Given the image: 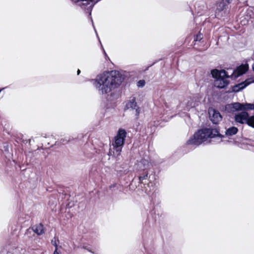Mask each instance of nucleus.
I'll return each instance as SVG.
<instances>
[{
    "mask_svg": "<svg viewBox=\"0 0 254 254\" xmlns=\"http://www.w3.org/2000/svg\"><path fill=\"white\" fill-rule=\"evenodd\" d=\"M32 229L38 235H41L44 233V226L41 223L34 225Z\"/></svg>",
    "mask_w": 254,
    "mask_h": 254,
    "instance_id": "obj_14",
    "label": "nucleus"
},
{
    "mask_svg": "<svg viewBox=\"0 0 254 254\" xmlns=\"http://www.w3.org/2000/svg\"><path fill=\"white\" fill-rule=\"evenodd\" d=\"M226 1H227V3H230V0H226Z\"/></svg>",
    "mask_w": 254,
    "mask_h": 254,
    "instance_id": "obj_30",
    "label": "nucleus"
},
{
    "mask_svg": "<svg viewBox=\"0 0 254 254\" xmlns=\"http://www.w3.org/2000/svg\"><path fill=\"white\" fill-rule=\"evenodd\" d=\"M124 80V76L119 71L112 70L98 75L95 79H92L91 81L100 94L107 95L119 87Z\"/></svg>",
    "mask_w": 254,
    "mask_h": 254,
    "instance_id": "obj_1",
    "label": "nucleus"
},
{
    "mask_svg": "<svg viewBox=\"0 0 254 254\" xmlns=\"http://www.w3.org/2000/svg\"><path fill=\"white\" fill-rule=\"evenodd\" d=\"M247 125L254 128V115L251 116H249V119L247 121Z\"/></svg>",
    "mask_w": 254,
    "mask_h": 254,
    "instance_id": "obj_16",
    "label": "nucleus"
},
{
    "mask_svg": "<svg viewBox=\"0 0 254 254\" xmlns=\"http://www.w3.org/2000/svg\"><path fill=\"white\" fill-rule=\"evenodd\" d=\"M126 108L127 109H131L132 110H135V116L136 119L137 120L138 119L140 110V108L137 105V103L136 102L135 98L134 97H133L127 103Z\"/></svg>",
    "mask_w": 254,
    "mask_h": 254,
    "instance_id": "obj_7",
    "label": "nucleus"
},
{
    "mask_svg": "<svg viewBox=\"0 0 254 254\" xmlns=\"http://www.w3.org/2000/svg\"><path fill=\"white\" fill-rule=\"evenodd\" d=\"M249 69L248 64H241L238 66L233 72V74L231 75V78H237L239 76L245 73Z\"/></svg>",
    "mask_w": 254,
    "mask_h": 254,
    "instance_id": "obj_9",
    "label": "nucleus"
},
{
    "mask_svg": "<svg viewBox=\"0 0 254 254\" xmlns=\"http://www.w3.org/2000/svg\"><path fill=\"white\" fill-rule=\"evenodd\" d=\"M252 67H253V70L254 71V64L253 65Z\"/></svg>",
    "mask_w": 254,
    "mask_h": 254,
    "instance_id": "obj_31",
    "label": "nucleus"
},
{
    "mask_svg": "<svg viewBox=\"0 0 254 254\" xmlns=\"http://www.w3.org/2000/svg\"><path fill=\"white\" fill-rule=\"evenodd\" d=\"M249 118V114L246 111H243L240 113L236 114L235 116V121L237 123H239L241 124H247V121Z\"/></svg>",
    "mask_w": 254,
    "mask_h": 254,
    "instance_id": "obj_11",
    "label": "nucleus"
},
{
    "mask_svg": "<svg viewBox=\"0 0 254 254\" xmlns=\"http://www.w3.org/2000/svg\"><path fill=\"white\" fill-rule=\"evenodd\" d=\"M74 3H77L81 1L78 4L85 13H88V17L91 19L92 25L95 29L93 24V21L91 17V12L94 5L99 1V0H71Z\"/></svg>",
    "mask_w": 254,
    "mask_h": 254,
    "instance_id": "obj_5",
    "label": "nucleus"
},
{
    "mask_svg": "<svg viewBox=\"0 0 254 254\" xmlns=\"http://www.w3.org/2000/svg\"><path fill=\"white\" fill-rule=\"evenodd\" d=\"M80 73V70L79 69H78L77 71V75H79Z\"/></svg>",
    "mask_w": 254,
    "mask_h": 254,
    "instance_id": "obj_29",
    "label": "nucleus"
},
{
    "mask_svg": "<svg viewBox=\"0 0 254 254\" xmlns=\"http://www.w3.org/2000/svg\"><path fill=\"white\" fill-rule=\"evenodd\" d=\"M254 83V78H250L246 79L244 81L237 84L231 87V90L228 91V93L231 92H238L241 91V90L244 89L246 87L250 85V84Z\"/></svg>",
    "mask_w": 254,
    "mask_h": 254,
    "instance_id": "obj_6",
    "label": "nucleus"
},
{
    "mask_svg": "<svg viewBox=\"0 0 254 254\" xmlns=\"http://www.w3.org/2000/svg\"><path fill=\"white\" fill-rule=\"evenodd\" d=\"M101 46H102V49H103V51L104 54L105 55V57H107V54H106V53L105 51V50H104V49H103V46H102V45H101Z\"/></svg>",
    "mask_w": 254,
    "mask_h": 254,
    "instance_id": "obj_26",
    "label": "nucleus"
},
{
    "mask_svg": "<svg viewBox=\"0 0 254 254\" xmlns=\"http://www.w3.org/2000/svg\"><path fill=\"white\" fill-rule=\"evenodd\" d=\"M207 9L206 4L203 1L196 2L194 5L195 12L197 13L198 16L203 14Z\"/></svg>",
    "mask_w": 254,
    "mask_h": 254,
    "instance_id": "obj_8",
    "label": "nucleus"
},
{
    "mask_svg": "<svg viewBox=\"0 0 254 254\" xmlns=\"http://www.w3.org/2000/svg\"><path fill=\"white\" fill-rule=\"evenodd\" d=\"M108 155L109 156H116V157H118V156L116 154V150H114L113 149H110V150H109V153H108Z\"/></svg>",
    "mask_w": 254,
    "mask_h": 254,
    "instance_id": "obj_20",
    "label": "nucleus"
},
{
    "mask_svg": "<svg viewBox=\"0 0 254 254\" xmlns=\"http://www.w3.org/2000/svg\"><path fill=\"white\" fill-rule=\"evenodd\" d=\"M148 178V173L145 172L142 174V175L139 177V182L142 183V181L143 180L146 179Z\"/></svg>",
    "mask_w": 254,
    "mask_h": 254,
    "instance_id": "obj_18",
    "label": "nucleus"
},
{
    "mask_svg": "<svg viewBox=\"0 0 254 254\" xmlns=\"http://www.w3.org/2000/svg\"><path fill=\"white\" fill-rule=\"evenodd\" d=\"M226 5L223 0L217 4V8L215 10L216 17L219 18L223 16V13H225V12L223 11L226 8Z\"/></svg>",
    "mask_w": 254,
    "mask_h": 254,
    "instance_id": "obj_13",
    "label": "nucleus"
},
{
    "mask_svg": "<svg viewBox=\"0 0 254 254\" xmlns=\"http://www.w3.org/2000/svg\"><path fill=\"white\" fill-rule=\"evenodd\" d=\"M116 184H113V185H112L110 186V188H114V187H115Z\"/></svg>",
    "mask_w": 254,
    "mask_h": 254,
    "instance_id": "obj_27",
    "label": "nucleus"
},
{
    "mask_svg": "<svg viewBox=\"0 0 254 254\" xmlns=\"http://www.w3.org/2000/svg\"><path fill=\"white\" fill-rule=\"evenodd\" d=\"M89 251L90 252H91V253H93V254L94 253L93 252H91V250H89Z\"/></svg>",
    "mask_w": 254,
    "mask_h": 254,
    "instance_id": "obj_32",
    "label": "nucleus"
},
{
    "mask_svg": "<svg viewBox=\"0 0 254 254\" xmlns=\"http://www.w3.org/2000/svg\"><path fill=\"white\" fill-rule=\"evenodd\" d=\"M241 105H242V106L240 107L241 111H246V110L254 109V104L241 103Z\"/></svg>",
    "mask_w": 254,
    "mask_h": 254,
    "instance_id": "obj_15",
    "label": "nucleus"
},
{
    "mask_svg": "<svg viewBox=\"0 0 254 254\" xmlns=\"http://www.w3.org/2000/svg\"><path fill=\"white\" fill-rule=\"evenodd\" d=\"M238 129L235 127H231L225 131V135L219 133L217 128H203L195 132L193 136L187 141V144L198 146L206 141L208 138H214L216 137L222 139L226 136H230L236 134Z\"/></svg>",
    "mask_w": 254,
    "mask_h": 254,
    "instance_id": "obj_2",
    "label": "nucleus"
},
{
    "mask_svg": "<svg viewBox=\"0 0 254 254\" xmlns=\"http://www.w3.org/2000/svg\"><path fill=\"white\" fill-rule=\"evenodd\" d=\"M242 105L239 102L229 104L225 106V110L228 113H234L236 111H241L240 107Z\"/></svg>",
    "mask_w": 254,
    "mask_h": 254,
    "instance_id": "obj_12",
    "label": "nucleus"
},
{
    "mask_svg": "<svg viewBox=\"0 0 254 254\" xmlns=\"http://www.w3.org/2000/svg\"><path fill=\"white\" fill-rule=\"evenodd\" d=\"M148 179L150 181V183H151V182L154 181L156 180V178H155V175L153 174V175H150L148 177Z\"/></svg>",
    "mask_w": 254,
    "mask_h": 254,
    "instance_id": "obj_21",
    "label": "nucleus"
},
{
    "mask_svg": "<svg viewBox=\"0 0 254 254\" xmlns=\"http://www.w3.org/2000/svg\"><path fill=\"white\" fill-rule=\"evenodd\" d=\"M209 118L214 124H218L222 119V117L217 110L212 109L209 111Z\"/></svg>",
    "mask_w": 254,
    "mask_h": 254,
    "instance_id": "obj_10",
    "label": "nucleus"
},
{
    "mask_svg": "<svg viewBox=\"0 0 254 254\" xmlns=\"http://www.w3.org/2000/svg\"><path fill=\"white\" fill-rule=\"evenodd\" d=\"M126 135L127 132L125 129L120 128L117 135L114 137V140L112 142L113 149L116 150L117 156L121 154L122 148L125 144Z\"/></svg>",
    "mask_w": 254,
    "mask_h": 254,
    "instance_id": "obj_4",
    "label": "nucleus"
},
{
    "mask_svg": "<svg viewBox=\"0 0 254 254\" xmlns=\"http://www.w3.org/2000/svg\"><path fill=\"white\" fill-rule=\"evenodd\" d=\"M145 82L144 80H139L137 82V85L138 87H142L145 85Z\"/></svg>",
    "mask_w": 254,
    "mask_h": 254,
    "instance_id": "obj_19",
    "label": "nucleus"
},
{
    "mask_svg": "<svg viewBox=\"0 0 254 254\" xmlns=\"http://www.w3.org/2000/svg\"><path fill=\"white\" fill-rule=\"evenodd\" d=\"M58 248L55 249L54 252V254H61L60 252H58Z\"/></svg>",
    "mask_w": 254,
    "mask_h": 254,
    "instance_id": "obj_24",
    "label": "nucleus"
},
{
    "mask_svg": "<svg viewBox=\"0 0 254 254\" xmlns=\"http://www.w3.org/2000/svg\"><path fill=\"white\" fill-rule=\"evenodd\" d=\"M203 38L202 34L199 32L197 34L194 36V41H200Z\"/></svg>",
    "mask_w": 254,
    "mask_h": 254,
    "instance_id": "obj_17",
    "label": "nucleus"
},
{
    "mask_svg": "<svg viewBox=\"0 0 254 254\" xmlns=\"http://www.w3.org/2000/svg\"><path fill=\"white\" fill-rule=\"evenodd\" d=\"M140 163L142 164L143 165H148V161L145 159H142Z\"/></svg>",
    "mask_w": 254,
    "mask_h": 254,
    "instance_id": "obj_23",
    "label": "nucleus"
},
{
    "mask_svg": "<svg viewBox=\"0 0 254 254\" xmlns=\"http://www.w3.org/2000/svg\"><path fill=\"white\" fill-rule=\"evenodd\" d=\"M187 106H190L191 107H194V105H191V103H190V101H189V102H188V103H187Z\"/></svg>",
    "mask_w": 254,
    "mask_h": 254,
    "instance_id": "obj_25",
    "label": "nucleus"
},
{
    "mask_svg": "<svg viewBox=\"0 0 254 254\" xmlns=\"http://www.w3.org/2000/svg\"><path fill=\"white\" fill-rule=\"evenodd\" d=\"M211 73L212 77L215 79L214 85L216 87L219 89L224 88L229 84V81L226 78H231V76L228 75L225 70H219L214 69L211 70Z\"/></svg>",
    "mask_w": 254,
    "mask_h": 254,
    "instance_id": "obj_3",
    "label": "nucleus"
},
{
    "mask_svg": "<svg viewBox=\"0 0 254 254\" xmlns=\"http://www.w3.org/2000/svg\"><path fill=\"white\" fill-rule=\"evenodd\" d=\"M61 141L63 144H64V142L65 141V140L62 139L61 140Z\"/></svg>",
    "mask_w": 254,
    "mask_h": 254,
    "instance_id": "obj_28",
    "label": "nucleus"
},
{
    "mask_svg": "<svg viewBox=\"0 0 254 254\" xmlns=\"http://www.w3.org/2000/svg\"><path fill=\"white\" fill-rule=\"evenodd\" d=\"M51 243L55 246V249L58 248V246L56 243L55 238H54V239L52 240Z\"/></svg>",
    "mask_w": 254,
    "mask_h": 254,
    "instance_id": "obj_22",
    "label": "nucleus"
}]
</instances>
